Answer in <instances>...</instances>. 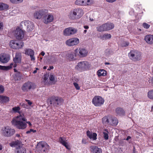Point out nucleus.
Masks as SVG:
<instances>
[{
    "label": "nucleus",
    "instance_id": "obj_6",
    "mask_svg": "<svg viewBox=\"0 0 153 153\" xmlns=\"http://www.w3.org/2000/svg\"><path fill=\"white\" fill-rule=\"evenodd\" d=\"M15 133V130L9 126L3 127L1 130V134L5 137H9L13 135Z\"/></svg>",
    "mask_w": 153,
    "mask_h": 153
},
{
    "label": "nucleus",
    "instance_id": "obj_32",
    "mask_svg": "<svg viewBox=\"0 0 153 153\" xmlns=\"http://www.w3.org/2000/svg\"><path fill=\"white\" fill-rule=\"evenodd\" d=\"M10 145L11 147H15L16 149V147H18L19 146H20V142L18 140L13 141L10 143Z\"/></svg>",
    "mask_w": 153,
    "mask_h": 153
},
{
    "label": "nucleus",
    "instance_id": "obj_21",
    "mask_svg": "<svg viewBox=\"0 0 153 153\" xmlns=\"http://www.w3.org/2000/svg\"><path fill=\"white\" fill-rule=\"evenodd\" d=\"M91 152L93 153H102V150L96 146H91L90 147Z\"/></svg>",
    "mask_w": 153,
    "mask_h": 153
},
{
    "label": "nucleus",
    "instance_id": "obj_8",
    "mask_svg": "<svg viewBox=\"0 0 153 153\" xmlns=\"http://www.w3.org/2000/svg\"><path fill=\"white\" fill-rule=\"evenodd\" d=\"M104 102V99L100 96H95L92 99V103L96 106H100L103 105Z\"/></svg>",
    "mask_w": 153,
    "mask_h": 153
},
{
    "label": "nucleus",
    "instance_id": "obj_1",
    "mask_svg": "<svg viewBox=\"0 0 153 153\" xmlns=\"http://www.w3.org/2000/svg\"><path fill=\"white\" fill-rule=\"evenodd\" d=\"M26 120V118L24 116L21 115L14 118L12 120V123L18 128L23 129L27 127L26 123H28L29 126H32L31 123L29 121H27L26 123L24 122Z\"/></svg>",
    "mask_w": 153,
    "mask_h": 153
},
{
    "label": "nucleus",
    "instance_id": "obj_28",
    "mask_svg": "<svg viewBox=\"0 0 153 153\" xmlns=\"http://www.w3.org/2000/svg\"><path fill=\"white\" fill-rule=\"evenodd\" d=\"M107 71L103 69L98 70L97 72V74L99 77L105 76L107 75Z\"/></svg>",
    "mask_w": 153,
    "mask_h": 153
},
{
    "label": "nucleus",
    "instance_id": "obj_7",
    "mask_svg": "<svg viewBox=\"0 0 153 153\" xmlns=\"http://www.w3.org/2000/svg\"><path fill=\"white\" fill-rule=\"evenodd\" d=\"M103 123L110 124L113 126L117 125L118 121L117 118L111 116L105 117L102 119Z\"/></svg>",
    "mask_w": 153,
    "mask_h": 153
},
{
    "label": "nucleus",
    "instance_id": "obj_22",
    "mask_svg": "<svg viewBox=\"0 0 153 153\" xmlns=\"http://www.w3.org/2000/svg\"><path fill=\"white\" fill-rule=\"evenodd\" d=\"M16 66V64L11 63L9 65L7 66L0 65V69L4 71H7L11 69L12 67L15 68Z\"/></svg>",
    "mask_w": 153,
    "mask_h": 153
},
{
    "label": "nucleus",
    "instance_id": "obj_62",
    "mask_svg": "<svg viewBox=\"0 0 153 153\" xmlns=\"http://www.w3.org/2000/svg\"><path fill=\"white\" fill-rule=\"evenodd\" d=\"M87 30H84V33H86V32H87Z\"/></svg>",
    "mask_w": 153,
    "mask_h": 153
},
{
    "label": "nucleus",
    "instance_id": "obj_19",
    "mask_svg": "<svg viewBox=\"0 0 153 153\" xmlns=\"http://www.w3.org/2000/svg\"><path fill=\"white\" fill-rule=\"evenodd\" d=\"M58 142L65 146L67 149L68 150L70 149V146L67 142L65 137H60L59 138Z\"/></svg>",
    "mask_w": 153,
    "mask_h": 153
},
{
    "label": "nucleus",
    "instance_id": "obj_43",
    "mask_svg": "<svg viewBox=\"0 0 153 153\" xmlns=\"http://www.w3.org/2000/svg\"><path fill=\"white\" fill-rule=\"evenodd\" d=\"M23 0H10V1L13 4H17L21 3L23 2Z\"/></svg>",
    "mask_w": 153,
    "mask_h": 153
},
{
    "label": "nucleus",
    "instance_id": "obj_57",
    "mask_svg": "<svg viewBox=\"0 0 153 153\" xmlns=\"http://www.w3.org/2000/svg\"><path fill=\"white\" fill-rule=\"evenodd\" d=\"M131 138V137L129 136H128L127 138L126 139V140H128L129 139H130V138Z\"/></svg>",
    "mask_w": 153,
    "mask_h": 153
},
{
    "label": "nucleus",
    "instance_id": "obj_58",
    "mask_svg": "<svg viewBox=\"0 0 153 153\" xmlns=\"http://www.w3.org/2000/svg\"><path fill=\"white\" fill-rule=\"evenodd\" d=\"M53 68V66H51L50 67V69H48V70H49L51 69H52Z\"/></svg>",
    "mask_w": 153,
    "mask_h": 153
},
{
    "label": "nucleus",
    "instance_id": "obj_18",
    "mask_svg": "<svg viewBox=\"0 0 153 153\" xmlns=\"http://www.w3.org/2000/svg\"><path fill=\"white\" fill-rule=\"evenodd\" d=\"M24 53L27 55L29 56L30 57L31 61H34L35 59L34 57V52L31 49L26 48L24 50Z\"/></svg>",
    "mask_w": 153,
    "mask_h": 153
},
{
    "label": "nucleus",
    "instance_id": "obj_37",
    "mask_svg": "<svg viewBox=\"0 0 153 153\" xmlns=\"http://www.w3.org/2000/svg\"><path fill=\"white\" fill-rule=\"evenodd\" d=\"M0 99L1 101L3 102H6L9 101V98L6 96H1Z\"/></svg>",
    "mask_w": 153,
    "mask_h": 153
},
{
    "label": "nucleus",
    "instance_id": "obj_59",
    "mask_svg": "<svg viewBox=\"0 0 153 153\" xmlns=\"http://www.w3.org/2000/svg\"><path fill=\"white\" fill-rule=\"evenodd\" d=\"M2 146L0 144V151L2 149Z\"/></svg>",
    "mask_w": 153,
    "mask_h": 153
},
{
    "label": "nucleus",
    "instance_id": "obj_53",
    "mask_svg": "<svg viewBox=\"0 0 153 153\" xmlns=\"http://www.w3.org/2000/svg\"><path fill=\"white\" fill-rule=\"evenodd\" d=\"M107 2L109 3H113L115 1L117 0H105Z\"/></svg>",
    "mask_w": 153,
    "mask_h": 153
},
{
    "label": "nucleus",
    "instance_id": "obj_33",
    "mask_svg": "<svg viewBox=\"0 0 153 153\" xmlns=\"http://www.w3.org/2000/svg\"><path fill=\"white\" fill-rule=\"evenodd\" d=\"M9 7L8 5L2 2H0V10L6 9Z\"/></svg>",
    "mask_w": 153,
    "mask_h": 153
},
{
    "label": "nucleus",
    "instance_id": "obj_10",
    "mask_svg": "<svg viewBox=\"0 0 153 153\" xmlns=\"http://www.w3.org/2000/svg\"><path fill=\"white\" fill-rule=\"evenodd\" d=\"M21 26H25L27 28V30L29 31L32 30L34 29V25L33 22L27 20H25L21 22Z\"/></svg>",
    "mask_w": 153,
    "mask_h": 153
},
{
    "label": "nucleus",
    "instance_id": "obj_27",
    "mask_svg": "<svg viewBox=\"0 0 153 153\" xmlns=\"http://www.w3.org/2000/svg\"><path fill=\"white\" fill-rule=\"evenodd\" d=\"M76 56H77V55L74 52H71L70 53H68L67 55V56L68 59L69 60H74L75 59V57Z\"/></svg>",
    "mask_w": 153,
    "mask_h": 153
},
{
    "label": "nucleus",
    "instance_id": "obj_35",
    "mask_svg": "<svg viewBox=\"0 0 153 153\" xmlns=\"http://www.w3.org/2000/svg\"><path fill=\"white\" fill-rule=\"evenodd\" d=\"M105 24H103L97 27V30L99 32H102L106 31Z\"/></svg>",
    "mask_w": 153,
    "mask_h": 153
},
{
    "label": "nucleus",
    "instance_id": "obj_30",
    "mask_svg": "<svg viewBox=\"0 0 153 153\" xmlns=\"http://www.w3.org/2000/svg\"><path fill=\"white\" fill-rule=\"evenodd\" d=\"M17 42L16 40H11L10 42V47L13 49H16L17 48Z\"/></svg>",
    "mask_w": 153,
    "mask_h": 153
},
{
    "label": "nucleus",
    "instance_id": "obj_64",
    "mask_svg": "<svg viewBox=\"0 0 153 153\" xmlns=\"http://www.w3.org/2000/svg\"><path fill=\"white\" fill-rule=\"evenodd\" d=\"M152 111L153 112V105L152 107Z\"/></svg>",
    "mask_w": 153,
    "mask_h": 153
},
{
    "label": "nucleus",
    "instance_id": "obj_41",
    "mask_svg": "<svg viewBox=\"0 0 153 153\" xmlns=\"http://www.w3.org/2000/svg\"><path fill=\"white\" fill-rule=\"evenodd\" d=\"M85 5H90L93 3V0H84Z\"/></svg>",
    "mask_w": 153,
    "mask_h": 153
},
{
    "label": "nucleus",
    "instance_id": "obj_63",
    "mask_svg": "<svg viewBox=\"0 0 153 153\" xmlns=\"http://www.w3.org/2000/svg\"><path fill=\"white\" fill-rule=\"evenodd\" d=\"M14 71L15 72H17V71L16 69V68H14Z\"/></svg>",
    "mask_w": 153,
    "mask_h": 153
},
{
    "label": "nucleus",
    "instance_id": "obj_16",
    "mask_svg": "<svg viewBox=\"0 0 153 153\" xmlns=\"http://www.w3.org/2000/svg\"><path fill=\"white\" fill-rule=\"evenodd\" d=\"M33 83L30 82L25 83L22 85V89L24 92H27L29 90L33 88Z\"/></svg>",
    "mask_w": 153,
    "mask_h": 153
},
{
    "label": "nucleus",
    "instance_id": "obj_46",
    "mask_svg": "<svg viewBox=\"0 0 153 153\" xmlns=\"http://www.w3.org/2000/svg\"><path fill=\"white\" fill-rule=\"evenodd\" d=\"M73 85L76 90H79L80 89V87L79 86L78 84L77 83L74 82L73 83Z\"/></svg>",
    "mask_w": 153,
    "mask_h": 153
},
{
    "label": "nucleus",
    "instance_id": "obj_23",
    "mask_svg": "<svg viewBox=\"0 0 153 153\" xmlns=\"http://www.w3.org/2000/svg\"><path fill=\"white\" fill-rule=\"evenodd\" d=\"M87 136L90 139H92L93 140H96L97 139V134L95 133H91L89 131H88L86 132Z\"/></svg>",
    "mask_w": 153,
    "mask_h": 153
},
{
    "label": "nucleus",
    "instance_id": "obj_20",
    "mask_svg": "<svg viewBox=\"0 0 153 153\" xmlns=\"http://www.w3.org/2000/svg\"><path fill=\"white\" fill-rule=\"evenodd\" d=\"M10 55L5 53H1L0 56L1 62L3 63L7 62L10 59Z\"/></svg>",
    "mask_w": 153,
    "mask_h": 153
},
{
    "label": "nucleus",
    "instance_id": "obj_51",
    "mask_svg": "<svg viewBox=\"0 0 153 153\" xmlns=\"http://www.w3.org/2000/svg\"><path fill=\"white\" fill-rule=\"evenodd\" d=\"M25 101L26 102H27L28 103V105H31L32 104V102L30 101V100H27V99H26L25 100Z\"/></svg>",
    "mask_w": 153,
    "mask_h": 153
},
{
    "label": "nucleus",
    "instance_id": "obj_52",
    "mask_svg": "<svg viewBox=\"0 0 153 153\" xmlns=\"http://www.w3.org/2000/svg\"><path fill=\"white\" fill-rule=\"evenodd\" d=\"M82 143L83 144H86L87 143V142L85 139H82Z\"/></svg>",
    "mask_w": 153,
    "mask_h": 153
},
{
    "label": "nucleus",
    "instance_id": "obj_3",
    "mask_svg": "<svg viewBox=\"0 0 153 153\" xmlns=\"http://www.w3.org/2000/svg\"><path fill=\"white\" fill-rule=\"evenodd\" d=\"M83 14V10L82 9L76 8L71 11L68 16L70 19L74 20L80 18Z\"/></svg>",
    "mask_w": 153,
    "mask_h": 153
},
{
    "label": "nucleus",
    "instance_id": "obj_47",
    "mask_svg": "<svg viewBox=\"0 0 153 153\" xmlns=\"http://www.w3.org/2000/svg\"><path fill=\"white\" fill-rule=\"evenodd\" d=\"M17 74L18 75L17 76L16 75V77H15V81H16L17 80H18L20 79V73L19 72H18L17 73Z\"/></svg>",
    "mask_w": 153,
    "mask_h": 153
},
{
    "label": "nucleus",
    "instance_id": "obj_42",
    "mask_svg": "<svg viewBox=\"0 0 153 153\" xmlns=\"http://www.w3.org/2000/svg\"><path fill=\"white\" fill-rule=\"evenodd\" d=\"M20 109L19 106L15 107L12 108L13 111L15 113H19Z\"/></svg>",
    "mask_w": 153,
    "mask_h": 153
},
{
    "label": "nucleus",
    "instance_id": "obj_13",
    "mask_svg": "<svg viewBox=\"0 0 153 153\" xmlns=\"http://www.w3.org/2000/svg\"><path fill=\"white\" fill-rule=\"evenodd\" d=\"M48 12V10L44 9L36 11L34 14V17L37 19H40L42 17L45 15Z\"/></svg>",
    "mask_w": 153,
    "mask_h": 153
},
{
    "label": "nucleus",
    "instance_id": "obj_61",
    "mask_svg": "<svg viewBox=\"0 0 153 153\" xmlns=\"http://www.w3.org/2000/svg\"><path fill=\"white\" fill-rule=\"evenodd\" d=\"M37 72V71H36V70H34L33 71V74H36V73Z\"/></svg>",
    "mask_w": 153,
    "mask_h": 153
},
{
    "label": "nucleus",
    "instance_id": "obj_34",
    "mask_svg": "<svg viewBox=\"0 0 153 153\" xmlns=\"http://www.w3.org/2000/svg\"><path fill=\"white\" fill-rule=\"evenodd\" d=\"M53 100L58 105L60 104L63 101V100L62 98L58 97H54Z\"/></svg>",
    "mask_w": 153,
    "mask_h": 153
},
{
    "label": "nucleus",
    "instance_id": "obj_39",
    "mask_svg": "<svg viewBox=\"0 0 153 153\" xmlns=\"http://www.w3.org/2000/svg\"><path fill=\"white\" fill-rule=\"evenodd\" d=\"M148 97L150 99L153 100V89L151 90L148 92Z\"/></svg>",
    "mask_w": 153,
    "mask_h": 153
},
{
    "label": "nucleus",
    "instance_id": "obj_29",
    "mask_svg": "<svg viewBox=\"0 0 153 153\" xmlns=\"http://www.w3.org/2000/svg\"><path fill=\"white\" fill-rule=\"evenodd\" d=\"M106 31L111 30L114 28V25L111 23H107L104 24Z\"/></svg>",
    "mask_w": 153,
    "mask_h": 153
},
{
    "label": "nucleus",
    "instance_id": "obj_15",
    "mask_svg": "<svg viewBox=\"0 0 153 153\" xmlns=\"http://www.w3.org/2000/svg\"><path fill=\"white\" fill-rule=\"evenodd\" d=\"M15 34L16 39H22L24 36V32L19 27L16 28L15 31Z\"/></svg>",
    "mask_w": 153,
    "mask_h": 153
},
{
    "label": "nucleus",
    "instance_id": "obj_5",
    "mask_svg": "<svg viewBox=\"0 0 153 153\" xmlns=\"http://www.w3.org/2000/svg\"><path fill=\"white\" fill-rule=\"evenodd\" d=\"M128 56L129 59L134 61H139L141 59V53L136 50H131Z\"/></svg>",
    "mask_w": 153,
    "mask_h": 153
},
{
    "label": "nucleus",
    "instance_id": "obj_26",
    "mask_svg": "<svg viewBox=\"0 0 153 153\" xmlns=\"http://www.w3.org/2000/svg\"><path fill=\"white\" fill-rule=\"evenodd\" d=\"M145 39L148 43L149 44L153 43V35H147L145 36Z\"/></svg>",
    "mask_w": 153,
    "mask_h": 153
},
{
    "label": "nucleus",
    "instance_id": "obj_40",
    "mask_svg": "<svg viewBox=\"0 0 153 153\" xmlns=\"http://www.w3.org/2000/svg\"><path fill=\"white\" fill-rule=\"evenodd\" d=\"M116 111L117 114H123L124 113V111L121 108H117L116 109Z\"/></svg>",
    "mask_w": 153,
    "mask_h": 153
},
{
    "label": "nucleus",
    "instance_id": "obj_54",
    "mask_svg": "<svg viewBox=\"0 0 153 153\" xmlns=\"http://www.w3.org/2000/svg\"><path fill=\"white\" fill-rule=\"evenodd\" d=\"M3 27V24L2 22H0V30H1V29Z\"/></svg>",
    "mask_w": 153,
    "mask_h": 153
},
{
    "label": "nucleus",
    "instance_id": "obj_38",
    "mask_svg": "<svg viewBox=\"0 0 153 153\" xmlns=\"http://www.w3.org/2000/svg\"><path fill=\"white\" fill-rule=\"evenodd\" d=\"M17 48L16 49H19L22 48V47L24 46V43L22 42H19L17 41Z\"/></svg>",
    "mask_w": 153,
    "mask_h": 153
},
{
    "label": "nucleus",
    "instance_id": "obj_49",
    "mask_svg": "<svg viewBox=\"0 0 153 153\" xmlns=\"http://www.w3.org/2000/svg\"><path fill=\"white\" fill-rule=\"evenodd\" d=\"M31 132L35 133L36 132V130H34L33 129H31L27 131L26 132V133L27 134H29Z\"/></svg>",
    "mask_w": 153,
    "mask_h": 153
},
{
    "label": "nucleus",
    "instance_id": "obj_45",
    "mask_svg": "<svg viewBox=\"0 0 153 153\" xmlns=\"http://www.w3.org/2000/svg\"><path fill=\"white\" fill-rule=\"evenodd\" d=\"M129 45V42H124L121 44V46L123 47L128 46Z\"/></svg>",
    "mask_w": 153,
    "mask_h": 153
},
{
    "label": "nucleus",
    "instance_id": "obj_9",
    "mask_svg": "<svg viewBox=\"0 0 153 153\" xmlns=\"http://www.w3.org/2000/svg\"><path fill=\"white\" fill-rule=\"evenodd\" d=\"M74 51L77 56L80 57H84L86 56L88 54V51L84 48H76Z\"/></svg>",
    "mask_w": 153,
    "mask_h": 153
},
{
    "label": "nucleus",
    "instance_id": "obj_14",
    "mask_svg": "<svg viewBox=\"0 0 153 153\" xmlns=\"http://www.w3.org/2000/svg\"><path fill=\"white\" fill-rule=\"evenodd\" d=\"M77 31V29L73 27H68L65 29L63 31L64 35L69 36L76 33Z\"/></svg>",
    "mask_w": 153,
    "mask_h": 153
},
{
    "label": "nucleus",
    "instance_id": "obj_48",
    "mask_svg": "<svg viewBox=\"0 0 153 153\" xmlns=\"http://www.w3.org/2000/svg\"><path fill=\"white\" fill-rule=\"evenodd\" d=\"M143 26L144 28L146 29H148L150 25L146 23H143Z\"/></svg>",
    "mask_w": 153,
    "mask_h": 153
},
{
    "label": "nucleus",
    "instance_id": "obj_56",
    "mask_svg": "<svg viewBox=\"0 0 153 153\" xmlns=\"http://www.w3.org/2000/svg\"><path fill=\"white\" fill-rule=\"evenodd\" d=\"M40 54H41L42 56H44L45 54V53L44 51H42L41 52Z\"/></svg>",
    "mask_w": 153,
    "mask_h": 153
},
{
    "label": "nucleus",
    "instance_id": "obj_44",
    "mask_svg": "<svg viewBox=\"0 0 153 153\" xmlns=\"http://www.w3.org/2000/svg\"><path fill=\"white\" fill-rule=\"evenodd\" d=\"M105 131L103 132V137L105 140H107L108 139V132L107 131Z\"/></svg>",
    "mask_w": 153,
    "mask_h": 153
},
{
    "label": "nucleus",
    "instance_id": "obj_55",
    "mask_svg": "<svg viewBox=\"0 0 153 153\" xmlns=\"http://www.w3.org/2000/svg\"><path fill=\"white\" fill-rule=\"evenodd\" d=\"M83 27L84 28L86 29H88L89 28V27L87 25H84Z\"/></svg>",
    "mask_w": 153,
    "mask_h": 153
},
{
    "label": "nucleus",
    "instance_id": "obj_17",
    "mask_svg": "<svg viewBox=\"0 0 153 153\" xmlns=\"http://www.w3.org/2000/svg\"><path fill=\"white\" fill-rule=\"evenodd\" d=\"M53 19V16L50 13L48 14L47 15H44L43 18V22L45 24L52 22Z\"/></svg>",
    "mask_w": 153,
    "mask_h": 153
},
{
    "label": "nucleus",
    "instance_id": "obj_24",
    "mask_svg": "<svg viewBox=\"0 0 153 153\" xmlns=\"http://www.w3.org/2000/svg\"><path fill=\"white\" fill-rule=\"evenodd\" d=\"M15 153H26V150L25 148L20 146L16 147Z\"/></svg>",
    "mask_w": 153,
    "mask_h": 153
},
{
    "label": "nucleus",
    "instance_id": "obj_50",
    "mask_svg": "<svg viewBox=\"0 0 153 153\" xmlns=\"http://www.w3.org/2000/svg\"><path fill=\"white\" fill-rule=\"evenodd\" d=\"M4 91V87L1 85H0V93H2Z\"/></svg>",
    "mask_w": 153,
    "mask_h": 153
},
{
    "label": "nucleus",
    "instance_id": "obj_11",
    "mask_svg": "<svg viewBox=\"0 0 153 153\" xmlns=\"http://www.w3.org/2000/svg\"><path fill=\"white\" fill-rule=\"evenodd\" d=\"M79 43V39L74 37L67 40L65 42L66 44L68 46H72L77 45Z\"/></svg>",
    "mask_w": 153,
    "mask_h": 153
},
{
    "label": "nucleus",
    "instance_id": "obj_2",
    "mask_svg": "<svg viewBox=\"0 0 153 153\" xmlns=\"http://www.w3.org/2000/svg\"><path fill=\"white\" fill-rule=\"evenodd\" d=\"M91 65L90 62L83 61L78 63L75 67V69L79 72L87 71L91 69Z\"/></svg>",
    "mask_w": 153,
    "mask_h": 153
},
{
    "label": "nucleus",
    "instance_id": "obj_60",
    "mask_svg": "<svg viewBox=\"0 0 153 153\" xmlns=\"http://www.w3.org/2000/svg\"><path fill=\"white\" fill-rule=\"evenodd\" d=\"M105 64L106 65H110V64L109 62H106L105 63Z\"/></svg>",
    "mask_w": 153,
    "mask_h": 153
},
{
    "label": "nucleus",
    "instance_id": "obj_12",
    "mask_svg": "<svg viewBox=\"0 0 153 153\" xmlns=\"http://www.w3.org/2000/svg\"><path fill=\"white\" fill-rule=\"evenodd\" d=\"M48 76L49 81L48 83L46 81H48V76L47 75H44V79L45 84H46L47 85L48 84H54L55 83V82L54 75L52 74H51Z\"/></svg>",
    "mask_w": 153,
    "mask_h": 153
},
{
    "label": "nucleus",
    "instance_id": "obj_4",
    "mask_svg": "<svg viewBox=\"0 0 153 153\" xmlns=\"http://www.w3.org/2000/svg\"><path fill=\"white\" fill-rule=\"evenodd\" d=\"M50 149V146L45 141L39 142L37 144L36 149L39 153H46Z\"/></svg>",
    "mask_w": 153,
    "mask_h": 153
},
{
    "label": "nucleus",
    "instance_id": "obj_25",
    "mask_svg": "<svg viewBox=\"0 0 153 153\" xmlns=\"http://www.w3.org/2000/svg\"><path fill=\"white\" fill-rule=\"evenodd\" d=\"M21 55L20 53H16L15 57L13 59V61L15 64L19 63L21 62Z\"/></svg>",
    "mask_w": 153,
    "mask_h": 153
},
{
    "label": "nucleus",
    "instance_id": "obj_31",
    "mask_svg": "<svg viewBox=\"0 0 153 153\" xmlns=\"http://www.w3.org/2000/svg\"><path fill=\"white\" fill-rule=\"evenodd\" d=\"M111 37V35L109 33H105L100 36V38L102 40H107L110 39Z\"/></svg>",
    "mask_w": 153,
    "mask_h": 153
},
{
    "label": "nucleus",
    "instance_id": "obj_36",
    "mask_svg": "<svg viewBox=\"0 0 153 153\" xmlns=\"http://www.w3.org/2000/svg\"><path fill=\"white\" fill-rule=\"evenodd\" d=\"M76 4L78 5H85L84 0H77L75 1Z\"/></svg>",
    "mask_w": 153,
    "mask_h": 153
}]
</instances>
